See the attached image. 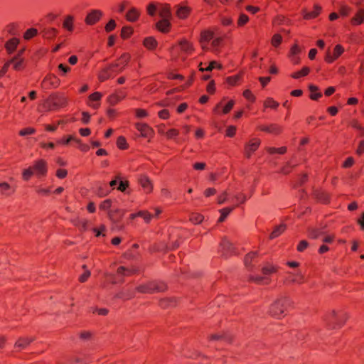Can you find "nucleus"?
Wrapping results in <instances>:
<instances>
[{
	"instance_id": "obj_62",
	"label": "nucleus",
	"mask_w": 364,
	"mask_h": 364,
	"mask_svg": "<svg viewBox=\"0 0 364 364\" xmlns=\"http://www.w3.org/2000/svg\"><path fill=\"white\" fill-rule=\"evenodd\" d=\"M179 134V132L176 129H171L166 132V136L168 139H173L177 136Z\"/></svg>"
},
{
	"instance_id": "obj_29",
	"label": "nucleus",
	"mask_w": 364,
	"mask_h": 364,
	"mask_svg": "<svg viewBox=\"0 0 364 364\" xmlns=\"http://www.w3.org/2000/svg\"><path fill=\"white\" fill-rule=\"evenodd\" d=\"M141 186L143 187L145 191L149 193L152 190V185L150 180L146 176L141 177L139 180Z\"/></svg>"
},
{
	"instance_id": "obj_22",
	"label": "nucleus",
	"mask_w": 364,
	"mask_h": 364,
	"mask_svg": "<svg viewBox=\"0 0 364 364\" xmlns=\"http://www.w3.org/2000/svg\"><path fill=\"white\" fill-rule=\"evenodd\" d=\"M134 291H132L128 289L124 288L121 291L115 295V298L121 299H129L134 296Z\"/></svg>"
},
{
	"instance_id": "obj_4",
	"label": "nucleus",
	"mask_w": 364,
	"mask_h": 364,
	"mask_svg": "<svg viewBox=\"0 0 364 364\" xmlns=\"http://www.w3.org/2000/svg\"><path fill=\"white\" fill-rule=\"evenodd\" d=\"M67 99L62 95H52L45 102L44 107L48 110L63 107L67 105Z\"/></svg>"
},
{
	"instance_id": "obj_59",
	"label": "nucleus",
	"mask_w": 364,
	"mask_h": 364,
	"mask_svg": "<svg viewBox=\"0 0 364 364\" xmlns=\"http://www.w3.org/2000/svg\"><path fill=\"white\" fill-rule=\"evenodd\" d=\"M243 96L245 99H247V100H249L252 102H255V97L254 96V95L252 93V92L250 90H245L243 92Z\"/></svg>"
},
{
	"instance_id": "obj_27",
	"label": "nucleus",
	"mask_w": 364,
	"mask_h": 364,
	"mask_svg": "<svg viewBox=\"0 0 364 364\" xmlns=\"http://www.w3.org/2000/svg\"><path fill=\"white\" fill-rule=\"evenodd\" d=\"M73 225L79 228L80 231H86L88 228V222L86 220L77 218L73 221Z\"/></svg>"
},
{
	"instance_id": "obj_46",
	"label": "nucleus",
	"mask_w": 364,
	"mask_h": 364,
	"mask_svg": "<svg viewBox=\"0 0 364 364\" xmlns=\"http://www.w3.org/2000/svg\"><path fill=\"white\" fill-rule=\"evenodd\" d=\"M36 133V129L32 127H26L19 131V135L21 136H26Z\"/></svg>"
},
{
	"instance_id": "obj_10",
	"label": "nucleus",
	"mask_w": 364,
	"mask_h": 364,
	"mask_svg": "<svg viewBox=\"0 0 364 364\" xmlns=\"http://www.w3.org/2000/svg\"><path fill=\"white\" fill-rule=\"evenodd\" d=\"M337 317L338 314L332 311L323 316V321L329 328H335L337 327Z\"/></svg>"
},
{
	"instance_id": "obj_7",
	"label": "nucleus",
	"mask_w": 364,
	"mask_h": 364,
	"mask_svg": "<svg viewBox=\"0 0 364 364\" xmlns=\"http://www.w3.org/2000/svg\"><path fill=\"white\" fill-rule=\"evenodd\" d=\"M60 82V81L59 78L56 75L53 74H49L47 75L43 79L41 83V87L44 90L55 88L59 86Z\"/></svg>"
},
{
	"instance_id": "obj_50",
	"label": "nucleus",
	"mask_w": 364,
	"mask_h": 364,
	"mask_svg": "<svg viewBox=\"0 0 364 364\" xmlns=\"http://www.w3.org/2000/svg\"><path fill=\"white\" fill-rule=\"evenodd\" d=\"M11 189L10 185L6 182L0 183V190L2 193L6 196H9L11 193L8 192Z\"/></svg>"
},
{
	"instance_id": "obj_57",
	"label": "nucleus",
	"mask_w": 364,
	"mask_h": 364,
	"mask_svg": "<svg viewBox=\"0 0 364 364\" xmlns=\"http://www.w3.org/2000/svg\"><path fill=\"white\" fill-rule=\"evenodd\" d=\"M147 13L149 16H155L156 14V6L155 5V4L154 3H150L148 6H147Z\"/></svg>"
},
{
	"instance_id": "obj_56",
	"label": "nucleus",
	"mask_w": 364,
	"mask_h": 364,
	"mask_svg": "<svg viewBox=\"0 0 364 364\" xmlns=\"http://www.w3.org/2000/svg\"><path fill=\"white\" fill-rule=\"evenodd\" d=\"M117 146L121 149H127V141L124 136H119L117 141Z\"/></svg>"
},
{
	"instance_id": "obj_9",
	"label": "nucleus",
	"mask_w": 364,
	"mask_h": 364,
	"mask_svg": "<svg viewBox=\"0 0 364 364\" xmlns=\"http://www.w3.org/2000/svg\"><path fill=\"white\" fill-rule=\"evenodd\" d=\"M22 53L23 50L19 51L15 56L9 60L11 65H13V68L16 70H21L24 68V60L21 57Z\"/></svg>"
},
{
	"instance_id": "obj_35",
	"label": "nucleus",
	"mask_w": 364,
	"mask_h": 364,
	"mask_svg": "<svg viewBox=\"0 0 364 364\" xmlns=\"http://www.w3.org/2000/svg\"><path fill=\"white\" fill-rule=\"evenodd\" d=\"M309 90L311 91V94L310 95V98L313 100H317L318 98H320L322 96V94L321 92L314 93V92H316L318 90V87L314 85H310Z\"/></svg>"
},
{
	"instance_id": "obj_13",
	"label": "nucleus",
	"mask_w": 364,
	"mask_h": 364,
	"mask_svg": "<svg viewBox=\"0 0 364 364\" xmlns=\"http://www.w3.org/2000/svg\"><path fill=\"white\" fill-rule=\"evenodd\" d=\"M220 247L223 255H228L234 252L233 245L226 237L222 239Z\"/></svg>"
},
{
	"instance_id": "obj_39",
	"label": "nucleus",
	"mask_w": 364,
	"mask_h": 364,
	"mask_svg": "<svg viewBox=\"0 0 364 364\" xmlns=\"http://www.w3.org/2000/svg\"><path fill=\"white\" fill-rule=\"evenodd\" d=\"M109 69L112 75L114 76L116 73H119L122 71V68L119 67V63H112L107 67Z\"/></svg>"
},
{
	"instance_id": "obj_38",
	"label": "nucleus",
	"mask_w": 364,
	"mask_h": 364,
	"mask_svg": "<svg viewBox=\"0 0 364 364\" xmlns=\"http://www.w3.org/2000/svg\"><path fill=\"white\" fill-rule=\"evenodd\" d=\"M211 340H223L226 342H230L232 340V338L230 335L225 333V334H213L210 337Z\"/></svg>"
},
{
	"instance_id": "obj_33",
	"label": "nucleus",
	"mask_w": 364,
	"mask_h": 364,
	"mask_svg": "<svg viewBox=\"0 0 364 364\" xmlns=\"http://www.w3.org/2000/svg\"><path fill=\"white\" fill-rule=\"evenodd\" d=\"M309 237L312 239H316L320 235H323L324 232L322 229L319 228H309L308 230Z\"/></svg>"
},
{
	"instance_id": "obj_45",
	"label": "nucleus",
	"mask_w": 364,
	"mask_h": 364,
	"mask_svg": "<svg viewBox=\"0 0 364 364\" xmlns=\"http://www.w3.org/2000/svg\"><path fill=\"white\" fill-rule=\"evenodd\" d=\"M132 28L130 26H124L121 31V36L123 38H129L132 33Z\"/></svg>"
},
{
	"instance_id": "obj_30",
	"label": "nucleus",
	"mask_w": 364,
	"mask_h": 364,
	"mask_svg": "<svg viewBox=\"0 0 364 364\" xmlns=\"http://www.w3.org/2000/svg\"><path fill=\"white\" fill-rule=\"evenodd\" d=\"M125 210L122 209H116L109 213L110 218L114 221H119L124 215Z\"/></svg>"
},
{
	"instance_id": "obj_60",
	"label": "nucleus",
	"mask_w": 364,
	"mask_h": 364,
	"mask_svg": "<svg viewBox=\"0 0 364 364\" xmlns=\"http://www.w3.org/2000/svg\"><path fill=\"white\" fill-rule=\"evenodd\" d=\"M301 52V48L299 47L297 44H294L290 50L289 57L298 55Z\"/></svg>"
},
{
	"instance_id": "obj_24",
	"label": "nucleus",
	"mask_w": 364,
	"mask_h": 364,
	"mask_svg": "<svg viewBox=\"0 0 364 364\" xmlns=\"http://www.w3.org/2000/svg\"><path fill=\"white\" fill-rule=\"evenodd\" d=\"M139 16V12L134 7L130 9L126 14L127 20L130 22L136 21L138 19Z\"/></svg>"
},
{
	"instance_id": "obj_5",
	"label": "nucleus",
	"mask_w": 364,
	"mask_h": 364,
	"mask_svg": "<svg viewBox=\"0 0 364 364\" xmlns=\"http://www.w3.org/2000/svg\"><path fill=\"white\" fill-rule=\"evenodd\" d=\"M136 272L133 268H127L124 266H120L117 270V276L112 274H107L106 276L110 277L112 284L124 282V277L130 276Z\"/></svg>"
},
{
	"instance_id": "obj_41",
	"label": "nucleus",
	"mask_w": 364,
	"mask_h": 364,
	"mask_svg": "<svg viewBox=\"0 0 364 364\" xmlns=\"http://www.w3.org/2000/svg\"><path fill=\"white\" fill-rule=\"evenodd\" d=\"M264 105L265 107L277 109L279 106V103L274 101L272 98L269 97L264 101Z\"/></svg>"
},
{
	"instance_id": "obj_14",
	"label": "nucleus",
	"mask_w": 364,
	"mask_h": 364,
	"mask_svg": "<svg viewBox=\"0 0 364 364\" xmlns=\"http://www.w3.org/2000/svg\"><path fill=\"white\" fill-rule=\"evenodd\" d=\"M214 33L211 31H204L201 33L200 43L203 50L208 49V43L213 39Z\"/></svg>"
},
{
	"instance_id": "obj_58",
	"label": "nucleus",
	"mask_w": 364,
	"mask_h": 364,
	"mask_svg": "<svg viewBox=\"0 0 364 364\" xmlns=\"http://www.w3.org/2000/svg\"><path fill=\"white\" fill-rule=\"evenodd\" d=\"M344 49L342 46L336 45L333 50V55L336 59L343 53Z\"/></svg>"
},
{
	"instance_id": "obj_40",
	"label": "nucleus",
	"mask_w": 364,
	"mask_h": 364,
	"mask_svg": "<svg viewBox=\"0 0 364 364\" xmlns=\"http://www.w3.org/2000/svg\"><path fill=\"white\" fill-rule=\"evenodd\" d=\"M111 77L113 76L112 75V73H110L107 68H104L99 74V80L101 82H103Z\"/></svg>"
},
{
	"instance_id": "obj_43",
	"label": "nucleus",
	"mask_w": 364,
	"mask_h": 364,
	"mask_svg": "<svg viewBox=\"0 0 364 364\" xmlns=\"http://www.w3.org/2000/svg\"><path fill=\"white\" fill-rule=\"evenodd\" d=\"M73 18L72 16H68L63 22V27L65 28L68 29L69 31H72L73 29Z\"/></svg>"
},
{
	"instance_id": "obj_26",
	"label": "nucleus",
	"mask_w": 364,
	"mask_h": 364,
	"mask_svg": "<svg viewBox=\"0 0 364 364\" xmlns=\"http://www.w3.org/2000/svg\"><path fill=\"white\" fill-rule=\"evenodd\" d=\"M159 16H161V19H171V9L170 6L168 5H164L162 6L159 9Z\"/></svg>"
},
{
	"instance_id": "obj_34",
	"label": "nucleus",
	"mask_w": 364,
	"mask_h": 364,
	"mask_svg": "<svg viewBox=\"0 0 364 364\" xmlns=\"http://www.w3.org/2000/svg\"><path fill=\"white\" fill-rule=\"evenodd\" d=\"M130 55L128 53H123L115 63H119V67L122 68L123 70L128 63Z\"/></svg>"
},
{
	"instance_id": "obj_64",
	"label": "nucleus",
	"mask_w": 364,
	"mask_h": 364,
	"mask_svg": "<svg viewBox=\"0 0 364 364\" xmlns=\"http://www.w3.org/2000/svg\"><path fill=\"white\" fill-rule=\"evenodd\" d=\"M234 198L238 203H244L247 200V197L244 193H237L234 196Z\"/></svg>"
},
{
	"instance_id": "obj_3",
	"label": "nucleus",
	"mask_w": 364,
	"mask_h": 364,
	"mask_svg": "<svg viewBox=\"0 0 364 364\" xmlns=\"http://www.w3.org/2000/svg\"><path fill=\"white\" fill-rule=\"evenodd\" d=\"M166 289V285L163 282H150L139 285L136 288V291L141 294H154L164 291Z\"/></svg>"
},
{
	"instance_id": "obj_42",
	"label": "nucleus",
	"mask_w": 364,
	"mask_h": 364,
	"mask_svg": "<svg viewBox=\"0 0 364 364\" xmlns=\"http://www.w3.org/2000/svg\"><path fill=\"white\" fill-rule=\"evenodd\" d=\"M204 219L203 215L199 213H193L191 215L190 220L192 223L195 224L200 223Z\"/></svg>"
},
{
	"instance_id": "obj_19",
	"label": "nucleus",
	"mask_w": 364,
	"mask_h": 364,
	"mask_svg": "<svg viewBox=\"0 0 364 364\" xmlns=\"http://www.w3.org/2000/svg\"><path fill=\"white\" fill-rule=\"evenodd\" d=\"M321 8L316 4L312 11H304V18L305 19H311L316 18L321 12Z\"/></svg>"
},
{
	"instance_id": "obj_11",
	"label": "nucleus",
	"mask_w": 364,
	"mask_h": 364,
	"mask_svg": "<svg viewBox=\"0 0 364 364\" xmlns=\"http://www.w3.org/2000/svg\"><path fill=\"white\" fill-rule=\"evenodd\" d=\"M102 12L100 10H92L87 16L85 23L87 25L95 24L102 17Z\"/></svg>"
},
{
	"instance_id": "obj_32",
	"label": "nucleus",
	"mask_w": 364,
	"mask_h": 364,
	"mask_svg": "<svg viewBox=\"0 0 364 364\" xmlns=\"http://www.w3.org/2000/svg\"><path fill=\"white\" fill-rule=\"evenodd\" d=\"M310 72L309 67H304L300 71L295 72L291 75V77L294 79H299L301 77L306 76Z\"/></svg>"
},
{
	"instance_id": "obj_18",
	"label": "nucleus",
	"mask_w": 364,
	"mask_h": 364,
	"mask_svg": "<svg viewBox=\"0 0 364 364\" xmlns=\"http://www.w3.org/2000/svg\"><path fill=\"white\" fill-rule=\"evenodd\" d=\"M156 28L163 33H167L171 27L170 19H161L156 23Z\"/></svg>"
},
{
	"instance_id": "obj_28",
	"label": "nucleus",
	"mask_w": 364,
	"mask_h": 364,
	"mask_svg": "<svg viewBox=\"0 0 364 364\" xmlns=\"http://www.w3.org/2000/svg\"><path fill=\"white\" fill-rule=\"evenodd\" d=\"M351 22L354 25H359L364 22V10L359 9L355 16L352 18Z\"/></svg>"
},
{
	"instance_id": "obj_36",
	"label": "nucleus",
	"mask_w": 364,
	"mask_h": 364,
	"mask_svg": "<svg viewBox=\"0 0 364 364\" xmlns=\"http://www.w3.org/2000/svg\"><path fill=\"white\" fill-rule=\"evenodd\" d=\"M234 209V207L232 208H225L221 210H220V212L221 213L220 217L218 219V223L223 222L225 218L228 217V215L232 212V210Z\"/></svg>"
},
{
	"instance_id": "obj_44",
	"label": "nucleus",
	"mask_w": 364,
	"mask_h": 364,
	"mask_svg": "<svg viewBox=\"0 0 364 364\" xmlns=\"http://www.w3.org/2000/svg\"><path fill=\"white\" fill-rule=\"evenodd\" d=\"M257 255V252H252L248 253L245 258V264L247 267H249L251 265V262L254 257H255Z\"/></svg>"
},
{
	"instance_id": "obj_53",
	"label": "nucleus",
	"mask_w": 364,
	"mask_h": 364,
	"mask_svg": "<svg viewBox=\"0 0 364 364\" xmlns=\"http://www.w3.org/2000/svg\"><path fill=\"white\" fill-rule=\"evenodd\" d=\"M249 21L248 16L245 14H240L239 18L237 20V26H243L246 24Z\"/></svg>"
},
{
	"instance_id": "obj_63",
	"label": "nucleus",
	"mask_w": 364,
	"mask_h": 364,
	"mask_svg": "<svg viewBox=\"0 0 364 364\" xmlns=\"http://www.w3.org/2000/svg\"><path fill=\"white\" fill-rule=\"evenodd\" d=\"M211 46L214 50H216L220 46L223 39L221 38H215L212 39Z\"/></svg>"
},
{
	"instance_id": "obj_12",
	"label": "nucleus",
	"mask_w": 364,
	"mask_h": 364,
	"mask_svg": "<svg viewBox=\"0 0 364 364\" xmlns=\"http://www.w3.org/2000/svg\"><path fill=\"white\" fill-rule=\"evenodd\" d=\"M135 127L143 137H151L154 133L153 129L147 124L136 123Z\"/></svg>"
},
{
	"instance_id": "obj_23",
	"label": "nucleus",
	"mask_w": 364,
	"mask_h": 364,
	"mask_svg": "<svg viewBox=\"0 0 364 364\" xmlns=\"http://www.w3.org/2000/svg\"><path fill=\"white\" fill-rule=\"evenodd\" d=\"M19 41L18 38H13L8 41L6 43V49L9 54H11L16 48Z\"/></svg>"
},
{
	"instance_id": "obj_20",
	"label": "nucleus",
	"mask_w": 364,
	"mask_h": 364,
	"mask_svg": "<svg viewBox=\"0 0 364 364\" xmlns=\"http://www.w3.org/2000/svg\"><path fill=\"white\" fill-rule=\"evenodd\" d=\"M181 50L186 54L190 55L193 51V45L188 41L183 40L179 43Z\"/></svg>"
},
{
	"instance_id": "obj_49",
	"label": "nucleus",
	"mask_w": 364,
	"mask_h": 364,
	"mask_svg": "<svg viewBox=\"0 0 364 364\" xmlns=\"http://www.w3.org/2000/svg\"><path fill=\"white\" fill-rule=\"evenodd\" d=\"M316 198L323 203H327L329 201L328 196L325 193L318 192L315 193Z\"/></svg>"
},
{
	"instance_id": "obj_8",
	"label": "nucleus",
	"mask_w": 364,
	"mask_h": 364,
	"mask_svg": "<svg viewBox=\"0 0 364 364\" xmlns=\"http://www.w3.org/2000/svg\"><path fill=\"white\" fill-rule=\"evenodd\" d=\"M260 144L259 139H253L247 143L245 147V154L247 158H250L253 152H255Z\"/></svg>"
},
{
	"instance_id": "obj_47",
	"label": "nucleus",
	"mask_w": 364,
	"mask_h": 364,
	"mask_svg": "<svg viewBox=\"0 0 364 364\" xmlns=\"http://www.w3.org/2000/svg\"><path fill=\"white\" fill-rule=\"evenodd\" d=\"M38 33V31L36 28H31L28 29L24 33V38L26 40H29L33 36H36Z\"/></svg>"
},
{
	"instance_id": "obj_31",
	"label": "nucleus",
	"mask_w": 364,
	"mask_h": 364,
	"mask_svg": "<svg viewBox=\"0 0 364 364\" xmlns=\"http://www.w3.org/2000/svg\"><path fill=\"white\" fill-rule=\"evenodd\" d=\"M191 12V8L188 6H179L177 9L176 14L180 18H186Z\"/></svg>"
},
{
	"instance_id": "obj_61",
	"label": "nucleus",
	"mask_w": 364,
	"mask_h": 364,
	"mask_svg": "<svg viewBox=\"0 0 364 364\" xmlns=\"http://www.w3.org/2000/svg\"><path fill=\"white\" fill-rule=\"evenodd\" d=\"M240 77L239 75H234L228 77L226 80L227 82L230 85H235L237 83V82L240 80Z\"/></svg>"
},
{
	"instance_id": "obj_25",
	"label": "nucleus",
	"mask_w": 364,
	"mask_h": 364,
	"mask_svg": "<svg viewBox=\"0 0 364 364\" xmlns=\"http://www.w3.org/2000/svg\"><path fill=\"white\" fill-rule=\"evenodd\" d=\"M41 33L43 38L52 39L57 35L58 31L54 28H44Z\"/></svg>"
},
{
	"instance_id": "obj_1",
	"label": "nucleus",
	"mask_w": 364,
	"mask_h": 364,
	"mask_svg": "<svg viewBox=\"0 0 364 364\" xmlns=\"http://www.w3.org/2000/svg\"><path fill=\"white\" fill-rule=\"evenodd\" d=\"M48 171L47 163L43 159L37 160L33 166L24 169L22 178L24 181H28L31 176L36 174L38 177L44 176Z\"/></svg>"
},
{
	"instance_id": "obj_52",
	"label": "nucleus",
	"mask_w": 364,
	"mask_h": 364,
	"mask_svg": "<svg viewBox=\"0 0 364 364\" xmlns=\"http://www.w3.org/2000/svg\"><path fill=\"white\" fill-rule=\"evenodd\" d=\"M139 217H142L146 223H149L153 215L147 211H139L137 213Z\"/></svg>"
},
{
	"instance_id": "obj_51",
	"label": "nucleus",
	"mask_w": 364,
	"mask_h": 364,
	"mask_svg": "<svg viewBox=\"0 0 364 364\" xmlns=\"http://www.w3.org/2000/svg\"><path fill=\"white\" fill-rule=\"evenodd\" d=\"M347 319V315L344 312H341V314H338L337 317V327L341 326Z\"/></svg>"
},
{
	"instance_id": "obj_2",
	"label": "nucleus",
	"mask_w": 364,
	"mask_h": 364,
	"mask_svg": "<svg viewBox=\"0 0 364 364\" xmlns=\"http://www.w3.org/2000/svg\"><path fill=\"white\" fill-rule=\"evenodd\" d=\"M291 299L287 296H283L275 301L269 308V314L274 317L280 318L291 305Z\"/></svg>"
},
{
	"instance_id": "obj_54",
	"label": "nucleus",
	"mask_w": 364,
	"mask_h": 364,
	"mask_svg": "<svg viewBox=\"0 0 364 364\" xmlns=\"http://www.w3.org/2000/svg\"><path fill=\"white\" fill-rule=\"evenodd\" d=\"M72 141H75L77 143H80V140L75 139L74 136H70L68 138H63V139H61L58 142L59 144L67 145V144H68Z\"/></svg>"
},
{
	"instance_id": "obj_48",
	"label": "nucleus",
	"mask_w": 364,
	"mask_h": 364,
	"mask_svg": "<svg viewBox=\"0 0 364 364\" xmlns=\"http://www.w3.org/2000/svg\"><path fill=\"white\" fill-rule=\"evenodd\" d=\"M58 68L59 71L60 72L61 76H65L68 73H69L71 70V68L63 63H60L58 65Z\"/></svg>"
},
{
	"instance_id": "obj_37",
	"label": "nucleus",
	"mask_w": 364,
	"mask_h": 364,
	"mask_svg": "<svg viewBox=\"0 0 364 364\" xmlns=\"http://www.w3.org/2000/svg\"><path fill=\"white\" fill-rule=\"evenodd\" d=\"M157 42L152 37L146 38L144 41V45L148 49H154L156 46Z\"/></svg>"
},
{
	"instance_id": "obj_17",
	"label": "nucleus",
	"mask_w": 364,
	"mask_h": 364,
	"mask_svg": "<svg viewBox=\"0 0 364 364\" xmlns=\"http://www.w3.org/2000/svg\"><path fill=\"white\" fill-rule=\"evenodd\" d=\"M33 341V337H21L16 342L15 347L20 350L24 349Z\"/></svg>"
},
{
	"instance_id": "obj_6",
	"label": "nucleus",
	"mask_w": 364,
	"mask_h": 364,
	"mask_svg": "<svg viewBox=\"0 0 364 364\" xmlns=\"http://www.w3.org/2000/svg\"><path fill=\"white\" fill-rule=\"evenodd\" d=\"M276 268L274 266H266L262 269L264 276H250L249 280L259 284H267L269 282L267 276L275 272Z\"/></svg>"
},
{
	"instance_id": "obj_15",
	"label": "nucleus",
	"mask_w": 364,
	"mask_h": 364,
	"mask_svg": "<svg viewBox=\"0 0 364 364\" xmlns=\"http://www.w3.org/2000/svg\"><path fill=\"white\" fill-rule=\"evenodd\" d=\"M304 276L300 271H298L296 273H289V277L287 279V282L289 284H301L304 283Z\"/></svg>"
},
{
	"instance_id": "obj_21",
	"label": "nucleus",
	"mask_w": 364,
	"mask_h": 364,
	"mask_svg": "<svg viewBox=\"0 0 364 364\" xmlns=\"http://www.w3.org/2000/svg\"><path fill=\"white\" fill-rule=\"evenodd\" d=\"M287 228V225L285 224H280L279 225L276 226L273 231L271 232L269 235V238L271 240L274 239L282 235Z\"/></svg>"
},
{
	"instance_id": "obj_16",
	"label": "nucleus",
	"mask_w": 364,
	"mask_h": 364,
	"mask_svg": "<svg viewBox=\"0 0 364 364\" xmlns=\"http://www.w3.org/2000/svg\"><path fill=\"white\" fill-rule=\"evenodd\" d=\"M259 129L272 134H279L282 132V127L277 124H272L270 125H261Z\"/></svg>"
},
{
	"instance_id": "obj_55",
	"label": "nucleus",
	"mask_w": 364,
	"mask_h": 364,
	"mask_svg": "<svg viewBox=\"0 0 364 364\" xmlns=\"http://www.w3.org/2000/svg\"><path fill=\"white\" fill-rule=\"evenodd\" d=\"M282 38L279 34H274L272 38V44L274 47H277L282 43Z\"/></svg>"
}]
</instances>
